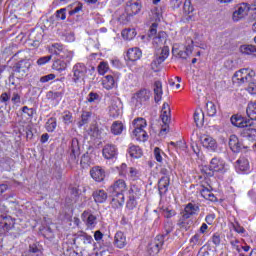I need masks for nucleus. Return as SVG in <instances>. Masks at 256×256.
I'll use <instances>...</instances> for the list:
<instances>
[{
    "instance_id": "774afa93",
    "label": "nucleus",
    "mask_w": 256,
    "mask_h": 256,
    "mask_svg": "<svg viewBox=\"0 0 256 256\" xmlns=\"http://www.w3.org/2000/svg\"><path fill=\"white\" fill-rule=\"evenodd\" d=\"M88 103H95V101H99V94L95 92H90L87 97Z\"/></svg>"
},
{
    "instance_id": "f03ea898",
    "label": "nucleus",
    "mask_w": 256,
    "mask_h": 256,
    "mask_svg": "<svg viewBox=\"0 0 256 256\" xmlns=\"http://www.w3.org/2000/svg\"><path fill=\"white\" fill-rule=\"evenodd\" d=\"M72 73L73 83H81V81H85L87 77H94L95 67L89 69L84 63L78 62L73 66Z\"/></svg>"
},
{
    "instance_id": "7c9ffc66",
    "label": "nucleus",
    "mask_w": 256,
    "mask_h": 256,
    "mask_svg": "<svg viewBox=\"0 0 256 256\" xmlns=\"http://www.w3.org/2000/svg\"><path fill=\"white\" fill-rule=\"evenodd\" d=\"M153 39V46L154 47H161L165 45L167 41V33L161 31L159 32Z\"/></svg>"
},
{
    "instance_id": "5fc2aeb1",
    "label": "nucleus",
    "mask_w": 256,
    "mask_h": 256,
    "mask_svg": "<svg viewBox=\"0 0 256 256\" xmlns=\"http://www.w3.org/2000/svg\"><path fill=\"white\" fill-rule=\"evenodd\" d=\"M47 99H50L51 101H55L57 99H61L63 97L62 92H53L49 91L46 95Z\"/></svg>"
},
{
    "instance_id": "13d9d810",
    "label": "nucleus",
    "mask_w": 256,
    "mask_h": 256,
    "mask_svg": "<svg viewBox=\"0 0 256 256\" xmlns=\"http://www.w3.org/2000/svg\"><path fill=\"white\" fill-rule=\"evenodd\" d=\"M128 177H130L132 181H135L139 177V171L134 167L128 168Z\"/></svg>"
},
{
    "instance_id": "f704fd0d",
    "label": "nucleus",
    "mask_w": 256,
    "mask_h": 256,
    "mask_svg": "<svg viewBox=\"0 0 256 256\" xmlns=\"http://www.w3.org/2000/svg\"><path fill=\"white\" fill-rule=\"evenodd\" d=\"M192 226L193 221L191 220V218L182 215L178 221V227L184 229V231H189V229H191Z\"/></svg>"
},
{
    "instance_id": "8fccbe9b",
    "label": "nucleus",
    "mask_w": 256,
    "mask_h": 256,
    "mask_svg": "<svg viewBox=\"0 0 256 256\" xmlns=\"http://www.w3.org/2000/svg\"><path fill=\"white\" fill-rule=\"evenodd\" d=\"M91 115V112L84 111L81 115V121L78 122V126L83 127V125H87V123H89V119H91Z\"/></svg>"
},
{
    "instance_id": "a19ab883",
    "label": "nucleus",
    "mask_w": 256,
    "mask_h": 256,
    "mask_svg": "<svg viewBox=\"0 0 256 256\" xmlns=\"http://www.w3.org/2000/svg\"><path fill=\"white\" fill-rule=\"evenodd\" d=\"M162 123H164V126H162L160 130V135H165L167 131H169V123H171V115L168 116H160Z\"/></svg>"
},
{
    "instance_id": "bf43d9fd",
    "label": "nucleus",
    "mask_w": 256,
    "mask_h": 256,
    "mask_svg": "<svg viewBox=\"0 0 256 256\" xmlns=\"http://www.w3.org/2000/svg\"><path fill=\"white\" fill-rule=\"evenodd\" d=\"M51 59H53L52 55L40 57L37 60V65H39V66L47 65V63H49V61H51Z\"/></svg>"
},
{
    "instance_id": "6e6552de",
    "label": "nucleus",
    "mask_w": 256,
    "mask_h": 256,
    "mask_svg": "<svg viewBox=\"0 0 256 256\" xmlns=\"http://www.w3.org/2000/svg\"><path fill=\"white\" fill-rule=\"evenodd\" d=\"M144 127H147V121L144 118H138L134 120V131L138 141H147V132L144 130Z\"/></svg>"
},
{
    "instance_id": "338daca9",
    "label": "nucleus",
    "mask_w": 256,
    "mask_h": 256,
    "mask_svg": "<svg viewBox=\"0 0 256 256\" xmlns=\"http://www.w3.org/2000/svg\"><path fill=\"white\" fill-rule=\"evenodd\" d=\"M162 213L166 219H171V217H175V210H170L169 208L162 209Z\"/></svg>"
},
{
    "instance_id": "e2e57ef3",
    "label": "nucleus",
    "mask_w": 256,
    "mask_h": 256,
    "mask_svg": "<svg viewBox=\"0 0 256 256\" xmlns=\"http://www.w3.org/2000/svg\"><path fill=\"white\" fill-rule=\"evenodd\" d=\"M104 83H107V89H113V86L115 85V78L111 75H107L105 77Z\"/></svg>"
},
{
    "instance_id": "3c124183",
    "label": "nucleus",
    "mask_w": 256,
    "mask_h": 256,
    "mask_svg": "<svg viewBox=\"0 0 256 256\" xmlns=\"http://www.w3.org/2000/svg\"><path fill=\"white\" fill-rule=\"evenodd\" d=\"M21 111L22 116L26 117V119H33V115H35V110L27 106L22 107Z\"/></svg>"
},
{
    "instance_id": "ddd939ff",
    "label": "nucleus",
    "mask_w": 256,
    "mask_h": 256,
    "mask_svg": "<svg viewBox=\"0 0 256 256\" xmlns=\"http://www.w3.org/2000/svg\"><path fill=\"white\" fill-rule=\"evenodd\" d=\"M172 53H173V55H176L180 59H187V57H189V55H191V53H193V41L191 39L187 40V45L185 47V51H183V50L179 51V49L173 47Z\"/></svg>"
},
{
    "instance_id": "69168bd1",
    "label": "nucleus",
    "mask_w": 256,
    "mask_h": 256,
    "mask_svg": "<svg viewBox=\"0 0 256 256\" xmlns=\"http://www.w3.org/2000/svg\"><path fill=\"white\" fill-rule=\"evenodd\" d=\"M171 115V107L169 106V103L165 102L162 106V111L160 116H168Z\"/></svg>"
},
{
    "instance_id": "4d7b16f0",
    "label": "nucleus",
    "mask_w": 256,
    "mask_h": 256,
    "mask_svg": "<svg viewBox=\"0 0 256 256\" xmlns=\"http://www.w3.org/2000/svg\"><path fill=\"white\" fill-rule=\"evenodd\" d=\"M107 71H109V65L107 64V62H101L98 65L99 75H105Z\"/></svg>"
},
{
    "instance_id": "dca6fc26",
    "label": "nucleus",
    "mask_w": 256,
    "mask_h": 256,
    "mask_svg": "<svg viewBox=\"0 0 256 256\" xmlns=\"http://www.w3.org/2000/svg\"><path fill=\"white\" fill-rule=\"evenodd\" d=\"M249 13V5L246 3L240 4L237 9L233 12L232 19L233 21H241Z\"/></svg>"
},
{
    "instance_id": "393cba45",
    "label": "nucleus",
    "mask_w": 256,
    "mask_h": 256,
    "mask_svg": "<svg viewBox=\"0 0 256 256\" xmlns=\"http://www.w3.org/2000/svg\"><path fill=\"white\" fill-rule=\"evenodd\" d=\"M200 208L199 205L197 204H193V203H188L185 208L184 211L182 212V215L188 218L193 217V215H197V213H199Z\"/></svg>"
},
{
    "instance_id": "473e14b6",
    "label": "nucleus",
    "mask_w": 256,
    "mask_h": 256,
    "mask_svg": "<svg viewBox=\"0 0 256 256\" xmlns=\"http://www.w3.org/2000/svg\"><path fill=\"white\" fill-rule=\"evenodd\" d=\"M78 240L80 241V246L84 247V251L87 245L93 243V237L85 232H81V234L78 235Z\"/></svg>"
},
{
    "instance_id": "0e129e2a",
    "label": "nucleus",
    "mask_w": 256,
    "mask_h": 256,
    "mask_svg": "<svg viewBox=\"0 0 256 256\" xmlns=\"http://www.w3.org/2000/svg\"><path fill=\"white\" fill-rule=\"evenodd\" d=\"M157 23H153L150 27L149 33H148V37L150 39H153L154 37H157Z\"/></svg>"
},
{
    "instance_id": "b1692460",
    "label": "nucleus",
    "mask_w": 256,
    "mask_h": 256,
    "mask_svg": "<svg viewBox=\"0 0 256 256\" xmlns=\"http://www.w3.org/2000/svg\"><path fill=\"white\" fill-rule=\"evenodd\" d=\"M90 175H91L92 179H94V181L101 183V181H103L105 179V170H103L99 166H96L90 170Z\"/></svg>"
},
{
    "instance_id": "09e8293b",
    "label": "nucleus",
    "mask_w": 256,
    "mask_h": 256,
    "mask_svg": "<svg viewBox=\"0 0 256 256\" xmlns=\"http://www.w3.org/2000/svg\"><path fill=\"white\" fill-rule=\"evenodd\" d=\"M62 120L65 125H71L73 123V114L69 110H65L62 113Z\"/></svg>"
},
{
    "instance_id": "a878e982",
    "label": "nucleus",
    "mask_w": 256,
    "mask_h": 256,
    "mask_svg": "<svg viewBox=\"0 0 256 256\" xmlns=\"http://www.w3.org/2000/svg\"><path fill=\"white\" fill-rule=\"evenodd\" d=\"M171 183V178L169 176H163L158 182V189L160 195H165L169 191V185Z\"/></svg>"
},
{
    "instance_id": "20e7f679",
    "label": "nucleus",
    "mask_w": 256,
    "mask_h": 256,
    "mask_svg": "<svg viewBox=\"0 0 256 256\" xmlns=\"http://www.w3.org/2000/svg\"><path fill=\"white\" fill-rule=\"evenodd\" d=\"M141 7V0H129L126 3V14H122L119 17V21H121V23H128L129 17H133V15H137L141 12Z\"/></svg>"
},
{
    "instance_id": "aec40b11",
    "label": "nucleus",
    "mask_w": 256,
    "mask_h": 256,
    "mask_svg": "<svg viewBox=\"0 0 256 256\" xmlns=\"http://www.w3.org/2000/svg\"><path fill=\"white\" fill-rule=\"evenodd\" d=\"M228 145L231 151H233L234 153H239L241 149H245V146H243L242 143L239 142V138L237 137V135L230 136Z\"/></svg>"
},
{
    "instance_id": "2eb2a0df",
    "label": "nucleus",
    "mask_w": 256,
    "mask_h": 256,
    "mask_svg": "<svg viewBox=\"0 0 256 256\" xmlns=\"http://www.w3.org/2000/svg\"><path fill=\"white\" fill-rule=\"evenodd\" d=\"M165 243V235H157L154 239L153 242L150 243L149 245V251L150 255L151 253L153 255H157V253H159V251H161V247H163V244Z\"/></svg>"
},
{
    "instance_id": "f8f14e48",
    "label": "nucleus",
    "mask_w": 256,
    "mask_h": 256,
    "mask_svg": "<svg viewBox=\"0 0 256 256\" xmlns=\"http://www.w3.org/2000/svg\"><path fill=\"white\" fill-rule=\"evenodd\" d=\"M73 61V56H68L67 58H60L56 59L52 64V69L54 71H65L69 65H71V62Z\"/></svg>"
},
{
    "instance_id": "6e6d98bb",
    "label": "nucleus",
    "mask_w": 256,
    "mask_h": 256,
    "mask_svg": "<svg viewBox=\"0 0 256 256\" xmlns=\"http://www.w3.org/2000/svg\"><path fill=\"white\" fill-rule=\"evenodd\" d=\"M9 101H11L10 92H4L0 95V103H4V105H9Z\"/></svg>"
},
{
    "instance_id": "49530a36",
    "label": "nucleus",
    "mask_w": 256,
    "mask_h": 256,
    "mask_svg": "<svg viewBox=\"0 0 256 256\" xmlns=\"http://www.w3.org/2000/svg\"><path fill=\"white\" fill-rule=\"evenodd\" d=\"M69 7H74L72 10L69 11L70 16L76 15V13H81V11H83V3L81 2H75Z\"/></svg>"
},
{
    "instance_id": "79ce46f5",
    "label": "nucleus",
    "mask_w": 256,
    "mask_h": 256,
    "mask_svg": "<svg viewBox=\"0 0 256 256\" xmlns=\"http://www.w3.org/2000/svg\"><path fill=\"white\" fill-rule=\"evenodd\" d=\"M200 193H201L202 197L204 199H207L208 201H216L217 200V198L215 197V194H213L212 191L209 190L208 188L203 187L200 190Z\"/></svg>"
},
{
    "instance_id": "c9c22d12",
    "label": "nucleus",
    "mask_w": 256,
    "mask_h": 256,
    "mask_svg": "<svg viewBox=\"0 0 256 256\" xmlns=\"http://www.w3.org/2000/svg\"><path fill=\"white\" fill-rule=\"evenodd\" d=\"M194 123L197 127H203V123H205V113H203V110L198 109L194 112Z\"/></svg>"
},
{
    "instance_id": "9b49d317",
    "label": "nucleus",
    "mask_w": 256,
    "mask_h": 256,
    "mask_svg": "<svg viewBox=\"0 0 256 256\" xmlns=\"http://www.w3.org/2000/svg\"><path fill=\"white\" fill-rule=\"evenodd\" d=\"M108 191L110 194L123 195L127 191V183L123 179H118L109 187Z\"/></svg>"
},
{
    "instance_id": "4c0bfd02",
    "label": "nucleus",
    "mask_w": 256,
    "mask_h": 256,
    "mask_svg": "<svg viewBox=\"0 0 256 256\" xmlns=\"http://www.w3.org/2000/svg\"><path fill=\"white\" fill-rule=\"evenodd\" d=\"M128 153L133 159H141L143 157V150L139 146H130Z\"/></svg>"
},
{
    "instance_id": "e433bc0d",
    "label": "nucleus",
    "mask_w": 256,
    "mask_h": 256,
    "mask_svg": "<svg viewBox=\"0 0 256 256\" xmlns=\"http://www.w3.org/2000/svg\"><path fill=\"white\" fill-rule=\"evenodd\" d=\"M239 50L240 53H242L243 55H253L254 57H256V47L251 44L241 45Z\"/></svg>"
},
{
    "instance_id": "a18cd8bd",
    "label": "nucleus",
    "mask_w": 256,
    "mask_h": 256,
    "mask_svg": "<svg viewBox=\"0 0 256 256\" xmlns=\"http://www.w3.org/2000/svg\"><path fill=\"white\" fill-rule=\"evenodd\" d=\"M135 35H137V32H135V29H124L122 31V37L123 39H126V41H131V39H134Z\"/></svg>"
},
{
    "instance_id": "5701e85b",
    "label": "nucleus",
    "mask_w": 256,
    "mask_h": 256,
    "mask_svg": "<svg viewBox=\"0 0 256 256\" xmlns=\"http://www.w3.org/2000/svg\"><path fill=\"white\" fill-rule=\"evenodd\" d=\"M82 219L83 221H85L86 223V227H88L89 229H93L95 227V225H97V216L84 211L82 213Z\"/></svg>"
},
{
    "instance_id": "2f4dec72",
    "label": "nucleus",
    "mask_w": 256,
    "mask_h": 256,
    "mask_svg": "<svg viewBox=\"0 0 256 256\" xmlns=\"http://www.w3.org/2000/svg\"><path fill=\"white\" fill-rule=\"evenodd\" d=\"M163 98V84L161 81H156L154 83V101L155 103H159Z\"/></svg>"
},
{
    "instance_id": "412c9836",
    "label": "nucleus",
    "mask_w": 256,
    "mask_h": 256,
    "mask_svg": "<svg viewBox=\"0 0 256 256\" xmlns=\"http://www.w3.org/2000/svg\"><path fill=\"white\" fill-rule=\"evenodd\" d=\"M201 141L205 149H208L209 151H217V140L214 139L213 137L203 136Z\"/></svg>"
},
{
    "instance_id": "052dcab7",
    "label": "nucleus",
    "mask_w": 256,
    "mask_h": 256,
    "mask_svg": "<svg viewBox=\"0 0 256 256\" xmlns=\"http://www.w3.org/2000/svg\"><path fill=\"white\" fill-rule=\"evenodd\" d=\"M127 209L133 210L135 207H137V198H133V196H129V200L126 204Z\"/></svg>"
},
{
    "instance_id": "c85d7f7f",
    "label": "nucleus",
    "mask_w": 256,
    "mask_h": 256,
    "mask_svg": "<svg viewBox=\"0 0 256 256\" xmlns=\"http://www.w3.org/2000/svg\"><path fill=\"white\" fill-rule=\"evenodd\" d=\"M112 197L111 205L113 209H119V207H123V203H125V194H110Z\"/></svg>"
},
{
    "instance_id": "4be33fe9",
    "label": "nucleus",
    "mask_w": 256,
    "mask_h": 256,
    "mask_svg": "<svg viewBox=\"0 0 256 256\" xmlns=\"http://www.w3.org/2000/svg\"><path fill=\"white\" fill-rule=\"evenodd\" d=\"M169 57V46H164L158 50L156 58L154 60L155 65H161Z\"/></svg>"
},
{
    "instance_id": "1a4fd4ad",
    "label": "nucleus",
    "mask_w": 256,
    "mask_h": 256,
    "mask_svg": "<svg viewBox=\"0 0 256 256\" xmlns=\"http://www.w3.org/2000/svg\"><path fill=\"white\" fill-rule=\"evenodd\" d=\"M49 52L52 55H57L60 59H67L68 57H75V53L69 49H66L65 46L61 43H54L50 46Z\"/></svg>"
},
{
    "instance_id": "9d476101",
    "label": "nucleus",
    "mask_w": 256,
    "mask_h": 256,
    "mask_svg": "<svg viewBox=\"0 0 256 256\" xmlns=\"http://www.w3.org/2000/svg\"><path fill=\"white\" fill-rule=\"evenodd\" d=\"M151 98V92L147 89H141L134 94L132 97L133 103H135L136 107H141L143 103H147Z\"/></svg>"
},
{
    "instance_id": "bb28decb",
    "label": "nucleus",
    "mask_w": 256,
    "mask_h": 256,
    "mask_svg": "<svg viewBox=\"0 0 256 256\" xmlns=\"http://www.w3.org/2000/svg\"><path fill=\"white\" fill-rule=\"evenodd\" d=\"M235 167L237 173H245L249 171V160L245 157H241L236 161Z\"/></svg>"
},
{
    "instance_id": "72a5a7b5",
    "label": "nucleus",
    "mask_w": 256,
    "mask_h": 256,
    "mask_svg": "<svg viewBox=\"0 0 256 256\" xmlns=\"http://www.w3.org/2000/svg\"><path fill=\"white\" fill-rule=\"evenodd\" d=\"M92 197L95 203H105L108 195L105 190H96L93 192Z\"/></svg>"
},
{
    "instance_id": "4468645a",
    "label": "nucleus",
    "mask_w": 256,
    "mask_h": 256,
    "mask_svg": "<svg viewBox=\"0 0 256 256\" xmlns=\"http://www.w3.org/2000/svg\"><path fill=\"white\" fill-rule=\"evenodd\" d=\"M123 113V104L120 99H114L111 101V105L109 106V115L116 119L119 115Z\"/></svg>"
},
{
    "instance_id": "39448f33",
    "label": "nucleus",
    "mask_w": 256,
    "mask_h": 256,
    "mask_svg": "<svg viewBox=\"0 0 256 256\" xmlns=\"http://www.w3.org/2000/svg\"><path fill=\"white\" fill-rule=\"evenodd\" d=\"M79 155H81V146L79 145V140L77 138H73L71 141V145L68 149V165L70 167H75L79 163Z\"/></svg>"
},
{
    "instance_id": "37998d69",
    "label": "nucleus",
    "mask_w": 256,
    "mask_h": 256,
    "mask_svg": "<svg viewBox=\"0 0 256 256\" xmlns=\"http://www.w3.org/2000/svg\"><path fill=\"white\" fill-rule=\"evenodd\" d=\"M46 130L48 131V133H53V131H55V129H57V118H49L46 122Z\"/></svg>"
},
{
    "instance_id": "f3484780",
    "label": "nucleus",
    "mask_w": 256,
    "mask_h": 256,
    "mask_svg": "<svg viewBox=\"0 0 256 256\" xmlns=\"http://www.w3.org/2000/svg\"><path fill=\"white\" fill-rule=\"evenodd\" d=\"M193 11H195V8H193V5L191 4V0H185L183 5V15H184V22L189 23V21H193Z\"/></svg>"
},
{
    "instance_id": "f257e3e1",
    "label": "nucleus",
    "mask_w": 256,
    "mask_h": 256,
    "mask_svg": "<svg viewBox=\"0 0 256 256\" xmlns=\"http://www.w3.org/2000/svg\"><path fill=\"white\" fill-rule=\"evenodd\" d=\"M246 113L249 119L241 115H233L230 121L234 127L242 129L240 131L241 137L248 139V141H256V129L253 127L252 122L256 121V102L248 103Z\"/></svg>"
},
{
    "instance_id": "6ab92c4d",
    "label": "nucleus",
    "mask_w": 256,
    "mask_h": 256,
    "mask_svg": "<svg viewBox=\"0 0 256 256\" xmlns=\"http://www.w3.org/2000/svg\"><path fill=\"white\" fill-rule=\"evenodd\" d=\"M104 159H115L118 155L117 146L115 144H106L102 150Z\"/></svg>"
},
{
    "instance_id": "603ef678",
    "label": "nucleus",
    "mask_w": 256,
    "mask_h": 256,
    "mask_svg": "<svg viewBox=\"0 0 256 256\" xmlns=\"http://www.w3.org/2000/svg\"><path fill=\"white\" fill-rule=\"evenodd\" d=\"M173 229H175V226L173 225V223L171 221H167L164 224V231H163L162 235L167 237V235H169L170 233H173Z\"/></svg>"
},
{
    "instance_id": "cd10ccee",
    "label": "nucleus",
    "mask_w": 256,
    "mask_h": 256,
    "mask_svg": "<svg viewBox=\"0 0 256 256\" xmlns=\"http://www.w3.org/2000/svg\"><path fill=\"white\" fill-rule=\"evenodd\" d=\"M114 244L118 249H123L127 245V236L121 231H118L114 237Z\"/></svg>"
},
{
    "instance_id": "58836bf2",
    "label": "nucleus",
    "mask_w": 256,
    "mask_h": 256,
    "mask_svg": "<svg viewBox=\"0 0 256 256\" xmlns=\"http://www.w3.org/2000/svg\"><path fill=\"white\" fill-rule=\"evenodd\" d=\"M124 129H125V126H123V122L115 121L111 126V133L113 135H121Z\"/></svg>"
},
{
    "instance_id": "7ed1b4c3",
    "label": "nucleus",
    "mask_w": 256,
    "mask_h": 256,
    "mask_svg": "<svg viewBox=\"0 0 256 256\" xmlns=\"http://www.w3.org/2000/svg\"><path fill=\"white\" fill-rule=\"evenodd\" d=\"M202 171L207 177H213L215 173H225V161L221 158L214 157L211 159L209 166H205Z\"/></svg>"
},
{
    "instance_id": "680f3d73",
    "label": "nucleus",
    "mask_w": 256,
    "mask_h": 256,
    "mask_svg": "<svg viewBox=\"0 0 256 256\" xmlns=\"http://www.w3.org/2000/svg\"><path fill=\"white\" fill-rule=\"evenodd\" d=\"M248 88L247 91L248 93H251V95H256V80H252L250 82H248Z\"/></svg>"
},
{
    "instance_id": "de8ad7c7",
    "label": "nucleus",
    "mask_w": 256,
    "mask_h": 256,
    "mask_svg": "<svg viewBox=\"0 0 256 256\" xmlns=\"http://www.w3.org/2000/svg\"><path fill=\"white\" fill-rule=\"evenodd\" d=\"M129 197H133V199H140L141 198V188L133 185L129 190Z\"/></svg>"
},
{
    "instance_id": "c03bdc74",
    "label": "nucleus",
    "mask_w": 256,
    "mask_h": 256,
    "mask_svg": "<svg viewBox=\"0 0 256 256\" xmlns=\"http://www.w3.org/2000/svg\"><path fill=\"white\" fill-rule=\"evenodd\" d=\"M206 111L208 117H215L217 115V106L213 102L206 103Z\"/></svg>"
},
{
    "instance_id": "864d4df0",
    "label": "nucleus",
    "mask_w": 256,
    "mask_h": 256,
    "mask_svg": "<svg viewBox=\"0 0 256 256\" xmlns=\"http://www.w3.org/2000/svg\"><path fill=\"white\" fill-rule=\"evenodd\" d=\"M150 17H152V21H161V10L157 7H154L151 10Z\"/></svg>"
},
{
    "instance_id": "423d86ee",
    "label": "nucleus",
    "mask_w": 256,
    "mask_h": 256,
    "mask_svg": "<svg viewBox=\"0 0 256 256\" xmlns=\"http://www.w3.org/2000/svg\"><path fill=\"white\" fill-rule=\"evenodd\" d=\"M253 77H255L254 71L243 68L235 72L232 77V81L236 85H243L244 83L253 81Z\"/></svg>"
},
{
    "instance_id": "0eeeda50",
    "label": "nucleus",
    "mask_w": 256,
    "mask_h": 256,
    "mask_svg": "<svg viewBox=\"0 0 256 256\" xmlns=\"http://www.w3.org/2000/svg\"><path fill=\"white\" fill-rule=\"evenodd\" d=\"M15 227V220L5 215V206L0 205V235H5Z\"/></svg>"
},
{
    "instance_id": "ea45409f",
    "label": "nucleus",
    "mask_w": 256,
    "mask_h": 256,
    "mask_svg": "<svg viewBox=\"0 0 256 256\" xmlns=\"http://www.w3.org/2000/svg\"><path fill=\"white\" fill-rule=\"evenodd\" d=\"M10 101L13 103V105H18V103H21V90H10Z\"/></svg>"
},
{
    "instance_id": "a211bd4d",
    "label": "nucleus",
    "mask_w": 256,
    "mask_h": 256,
    "mask_svg": "<svg viewBox=\"0 0 256 256\" xmlns=\"http://www.w3.org/2000/svg\"><path fill=\"white\" fill-rule=\"evenodd\" d=\"M29 67H31V62L29 60H21L14 65L13 71L14 73H19V75L23 77L27 71H29Z\"/></svg>"
},
{
    "instance_id": "c756f323",
    "label": "nucleus",
    "mask_w": 256,
    "mask_h": 256,
    "mask_svg": "<svg viewBox=\"0 0 256 256\" xmlns=\"http://www.w3.org/2000/svg\"><path fill=\"white\" fill-rule=\"evenodd\" d=\"M142 55H143V53L141 52V49H139L137 47L130 48L127 51L126 59H128V61H139V59H141Z\"/></svg>"
}]
</instances>
